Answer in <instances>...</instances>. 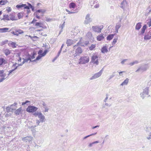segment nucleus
Returning <instances> with one entry per match:
<instances>
[{"instance_id": "nucleus-31", "label": "nucleus", "mask_w": 151, "mask_h": 151, "mask_svg": "<svg viewBox=\"0 0 151 151\" xmlns=\"http://www.w3.org/2000/svg\"><path fill=\"white\" fill-rule=\"evenodd\" d=\"M115 34H111L108 35L106 37L107 40H111L114 37Z\"/></svg>"}, {"instance_id": "nucleus-43", "label": "nucleus", "mask_w": 151, "mask_h": 151, "mask_svg": "<svg viewBox=\"0 0 151 151\" xmlns=\"http://www.w3.org/2000/svg\"><path fill=\"white\" fill-rule=\"evenodd\" d=\"M82 39V38H81V39L79 41V42L77 44V45H75V46H73V48L74 49H75L76 48V47L78 45H81V46H82L83 45H81V40Z\"/></svg>"}, {"instance_id": "nucleus-28", "label": "nucleus", "mask_w": 151, "mask_h": 151, "mask_svg": "<svg viewBox=\"0 0 151 151\" xmlns=\"http://www.w3.org/2000/svg\"><path fill=\"white\" fill-rule=\"evenodd\" d=\"M129 79L128 78H127L120 85L123 86L127 84Z\"/></svg>"}, {"instance_id": "nucleus-47", "label": "nucleus", "mask_w": 151, "mask_h": 151, "mask_svg": "<svg viewBox=\"0 0 151 151\" xmlns=\"http://www.w3.org/2000/svg\"><path fill=\"white\" fill-rule=\"evenodd\" d=\"M17 16L18 18L20 19L22 17L23 14L22 13H19L18 14Z\"/></svg>"}, {"instance_id": "nucleus-39", "label": "nucleus", "mask_w": 151, "mask_h": 151, "mask_svg": "<svg viewBox=\"0 0 151 151\" xmlns=\"http://www.w3.org/2000/svg\"><path fill=\"white\" fill-rule=\"evenodd\" d=\"M7 2L6 0H1L0 1V5H4Z\"/></svg>"}, {"instance_id": "nucleus-41", "label": "nucleus", "mask_w": 151, "mask_h": 151, "mask_svg": "<svg viewBox=\"0 0 151 151\" xmlns=\"http://www.w3.org/2000/svg\"><path fill=\"white\" fill-rule=\"evenodd\" d=\"M9 18H10V19L12 20H16L13 14H10L9 15Z\"/></svg>"}, {"instance_id": "nucleus-7", "label": "nucleus", "mask_w": 151, "mask_h": 151, "mask_svg": "<svg viewBox=\"0 0 151 151\" xmlns=\"http://www.w3.org/2000/svg\"><path fill=\"white\" fill-rule=\"evenodd\" d=\"M103 27V25L93 26L92 27V30L95 32L100 33Z\"/></svg>"}, {"instance_id": "nucleus-20", "label": "nucleus", "mask_w": 151, "mask_h": 151, "mask_svg": "<svg viewBox=\"0 0 151 151\" xmlns=\"http://www.w3.org/2000/svg\"><path fill=\"white\" fill-rule=\"evenodd\" d=\"M121 25L120 23H117L115 27V32L116 33H118V30L121 27Z\"/></svg>"}, {"instance_id": "nucleus-38", "label": "nucleus", "mask_w": 151, "mask_h": 151, "mask_svg": "<svg viewBox=\"0 0 151 151\" xmlns=\"http://www.w3.org/2000/svg\"><path fill=\"white\" fill-rule=\"evenodd\" d=\"M17 63H15L13 64L12 66V69L14 71L16 70L17 68Z\"/></svg>"}, {"instance_id": "nucleus-10", "label": "nucleus", "mask_w": 151, "mask_h": 151, "mask_svg": "<svg viewBox=\"0 0 151 151\" xmlns=\"http://www.w3.org/2000/svg\"><path fill=\"white\" fill-rule=\"evenodd\" d=\"M97 0H89V4L91 7V8L92 9L95 8L98 9L99 7V4H96L94 6V7H93V5L95 4L96 3L98 2L97 1Z\"/></svg>"}, {"instance_id": "nucleus-6", "label": "nucleus", "mask_w": 151, "mask_h": 151, "mask_svg": "<svg viewBox=\"0 0 151 151\" xmlns=\"http://www.w3.org/2000/svg\"><path fill=\"white\" fill-rule=\"evenodd\" d=\"M149 68V66L148 64H145L142 65L138 68L136 72H140L142 73L146 71Z\"/></svg>"}, {"instance_id": "nucleus-9", "label": "nucleus", "mask_w": 151, "mask_h": 151, "mask_svg": "<svg viewBox=\"0 0 151 151\" xmlns=\"http://www.w3.org/2000/svg\"><path fill=\"white\" fill-rule=\"evenodd\" d=\"M17 103L15 102L13 104L6 107V110L8 112H12L13 110H15L16 108V106L17 105Z\"/></svg>"}, {"instance_id": "nucleus-58", "label": "nucleus", "mask_w": 151, "mask_h": 151, "mask_svg": "<svg viewBox=\"0 0 151 151\" xmlns=\"http://www.w3.org/2000/svg\"><path fill=\"white\" fill-rule=\"evenodd\" d=\"M14 71V70H13L12 69L11 70H9V71H8V72H9V73L8 74V76H9V75H11L12 73Z\"/></svg>"}, {"instance_id": "nucleus-8", "label": "nucleus", "mask_w": 151, "mask_h": 151, "mask_svg": "<svg viewBox=\"0 0 151 151\" xmlns=\"http://www.w3.org/2000/svg\"><path fill=\"white\" fill-rule=\"evenodd\" d=\"M38 108L36 107L29 106L26 109V111L29 113H34L36 112Z\"/></svg>"}, {"instance_id": "nucleus-33", "label": "nucleus", "mask_w": 151, "mask_h": 151, "mask_svg": "<svg viewBox=\"0 0 151 151\" xmlns=\"http://www.w3.org/2000/svg\"><path fill=\"white\" fill-rule=\"evenodd\" d=\"M9 46H11L13 48H15L16 47V43L13 42H10L9 43Z\"/></svg>"}, {"instance_id": "nucleus-42", "label": "nucleus", "mask_w": 151, "mask_h": 151, "mask_svg": "<svg viewBox=\"0 0 151 151\" xmlns=\"http://www.w3.org/2000/svg\"><path fill=\"white\" fill-rule=\"evenodd\" d=\"M9 18V15H4L3 19L6 20H9L10 18Z\"/></svg>"}, {"instance_id": "nucleus-21", "label": "nucleus", "mask_w": 151, "mask_h": 151, "mask_svg": "<svg viewBox=\"0 0 151 151\" xmlns=\"http://www.w3.org/2000/svg\"><path fill=\"white\" fill-rule=\"evenodd\" d=\"M144 39L145 40H148L151 39V32L145 35Z\"/></svg>"}, {"instance_id": "nucleus-52", "label": "nucleus", "mask_w": 151, "mask_h": 151, "mask_svg": "<svg viewBox=\"0 0 151 151\" xmlns=\"http://www.w3.org/2000/svg\"><path fill=\"white\" fill-rule=\"evenodd\" d=\"M128 60V59H125L123 60L121 62V63L122 64H124V63Z\"/></svg>"}, {"instance_id": "nucleus-11", "label": "nucleus", "mask_w": 151, "mask_h": 151, "mask_svg": "<svg viewBox=\"0 0 151 151\" xmlns=\"http://www.w3.org/2000/svg\"><path fill=\"white\" fill-rule=\"evenodd\" d=\"M103 70H100L99 72L95 73L89 79L90 80L95 79L97 78H98L100 77L102 73Z\"/></svg>"}, {"instance_id": "nucleus-29", "label": "nucleus", "mask_w": 151, "mask_h": 151, "mask_svg": "<svg viewBox=\"0 0 151 151\" xmlns=\"http://www.w3.org/2000/svg\"><path fill=\"white\" fill-rule=\"evenodd\" d=\"M147 28L146 25H144L141 29V31L140 35H143L145 32V30Z\"/></svg>"}, {"instance_id": "nucleus-56", "label": "nucleus", "mask_w": 151, "mask_h": 151, "mask_svg": "<svg viewBox=\"0 0 151 151\" xmlns=\"http://www.w3.org/2000/svg\"><path fill=\"white\" fill-rule=\"evenodd\" d=\"M42 50H40L38 52V54H39L38 55L41 56L42 54Z\"/></svg>"}, {"instance_id": "nucleus-15", "label": "nucleus", "mask_w": 151, "mask_h": 151, "mask_svg": "<svg viewBox=\"0 0 151 151\" xmlns=\"http://www.w3.org/2000/svg\"><path fill=\"white\" fill-rule=\"evenodd\" d=\"M120 6L122 9H124L127 8L128 6V5L126 0H123V1L121 3Z\"/></svg>"}, {"instance_id": "nucleus-32", "label": "nucleus", "mask_w": 151, "mask_h": 151, "mask_svg": "<svg viewBox=\"0 0 151 151\" xmlns=\"http://www.w3.org/2000/svg\"><path fill=\"white\" fill-rule=\"evenodd\" d=\"M66 11L68 12V14H71L76 13L78 12V11H76V10H66Z\"/></svg>"}, {"instance_id": "nucleus-57", "label": "nucleus", "mask_w": 151, "mask_h": 151, "mask_svg": "<svg viewBox=\"0 0 151 151\" xmlns=\"http://www.w3.org/2000/svg\"><path fill=\"white\" fill-rule=\"evenodd\" d=\"M43 108H44L45 109V111H44L45 112H47L48 111V109L47 106L44 107Z\"/></svg>"}, {"instance_id": "nucleus-16", "label": "nucleus", "mask_w": 151, "mask_h": 151, "mask_svg": "<svg viewBox=\"0 0 151 151\" xmlns=\"http://www.w3.org/2000/svg\"><path fill=\"white\" fill-rule=\"evenodd\" d=\"M33 139V138L32 137L30 136H27L23 138H22V140L23 141L25 142H29L32 141Z\"/></svg>"}, {"instance_id": "nucleus-22", "label": "nucleus", "mask_w": 151, "mask_h": 151, "mask_svg": "<svg viewBox=\"0 0 151 151\" xmlns=\"http://www.w3.org/2000/svg\"><path fill=\"white\" fill-rule=\"evenodd\" d=\"M6 74L4 73L0 75V77H2L1 78H0V83L3 81L6 78Z\"/></svg>"}, {"instance_id": "nucleus-19", "label": "nucleus", "mask_w": 151, "mask_h": 151, "mask_svg": "<svg viewBox=\"0 0 151 151\" xmlns=\"http://www.w3.org/2000/svg\"><path fill=\"white\" fill-rule=\"evenodd\" d=\"M48 52V51L47 50H45L44 52H43V53H42V55L41 56H40V55H38L36 58V59L33 60V61H36V60H39V59H40L42 57H43V56H44L45 55H46V53H47V52Z\"/></svg>"}, {"instance_id": "nucleus-45", "label": "nucleus", "mask_w": 151, "mask_h": 151, "mask_svg": "<svg viewBox=\"0 0 151 151\" xmlns=\"http://www.w3.org/2000/svg\"><path fill=\"white\" fill-rule=\"evenodd\" d=\"M117 39H118L117 38H114V39L113 41L112 42V44L113 45H114L115 44L116 42H117Z\"/></svg>"}, {"instance_id": "nucleus-34", "label": "nucleus", "mask_w": 151, "mask_h": 151, "mask_svg": "<svg viewBox=\"0 0 151 151\" xmlns=\"http://www.w3.org/2000/svg\"><path fill=\"white\" fill-rule=\"evenodd\" d=\"M4 53L7 56L10 54L11 52L8 49H6L4 50Z\"/></svg>"}, {"instance_id": "nucleus-54", "label": "nucleus", "mask_w": 151, "mask_h": 151, "mask_svg": "<svg viewBox=\"0 0 151 151\" xmlns=\"http://www.w3.org/2000/svg\"><path fill=\"white\" fill-rule=\"evenodd\" d=\"M114 76H115V75L114 74H112L111 75L109 76V78L108 80H110L113 77H114Z\"/></svg>"}, {"instance_id": "nucleus-62", "label": "nucleus", "mask_w": 151, "mask_h": 151, "mask_svg": "<svg viewBox=\"0 0 151 151\" xmlns=\"http://www.w3.org/2000/svg\"><path fill=\"white\" fill-rule=\"evenodd\" d=\"M105 105L106 106H108V107H110V106H111V104H108V103H106L105 104Z\"/></svg>"}, {"instance_id": "nucleus-26", "label": "nucleus", "mask_w": 151, "mask_h": 151, "mask_svg": "<svg viewBox=\"0 0 151 151\" xmlns=\"http://www.w3.org/2000/svg\"><path fill=\"white\" fill-rule=\"evenodd\" d=\"M86 37L88 39H91L92 37V34L90 32H88L86 35Z\"/></svg>"}, {"instance_id": "nucleus-40", "label": "nucleus", "mask_w": 151, "mask_h": 151, "mask_svg": "<svg viewBox=\"0 0 151 151\" xmlns=\"http://www.w3.org/2000/svg\"><path fill=\"white\" fill-rule=\"evenodd\" d=\"M79 32V31L78 30V29L74 30V33H73V35H75L76 36V38H77V35L78 34V33Z\"/></svg>"}, {"instance_id": "nucleus-59", "label": "nucleus", "mask_w": 151, "mask_h": 151, "mask_svg": "<svg viewBox=\"0 0 151 151\" xmlns=\"http://www.w3.org/2000/svg\"><path fill=\"white\" fill-rule=\"evenodd\" d=\"M106 98H105V99H104V102H106L107 100V99H108V94H106Z\"/></svg>"}, {"instance_id": "nucleus-60", "label": "nucleus", "mask_w": 151, "mask_h": 151, "mask_svg": "<svg viewBox=\"0 0 151 151\" xmlns=\"http://www.w3.org/2000/svg\"><path fill=\"white\" fill-rule=\"evenodd\" d=\"M36 126H37L36 125L32 126H29V128L32 129H33L36 127Z\"/></svg>"}, {"instance_id": "nucleus-3", "label": "nucleus", "mask_w": 151, "mask_h": 151, "mask_svg": "<svg viewBox=\"0 0 151 151\" xmlns=\"http://www.w3.org/2000/svg\"><path fill=\"white\" fill-rule=\"evenodd\" d=\"M33 115L35 117L37 116L42 123L45 122V116L40 111H37L34 113Z\"/></svg>"}, {"instance_id": "nucleus-2", "label": "nucleus", "mask_w": 151, "mask_h": 151, "mask_svg": "<svg viewBox=\"0 0 151 151\" xmlns=\"http://www.w3.org/2000/svg\"><path fill=\"white\" fill-rule=\"evenodd\" d=\"M27 5L26 4H18L16 6L17 8L18 9H20L22 7H23L24 9H34L35 7L32 6L31 4L29 3H27Z\"/></svg>"}, {"instance_id": "nucleus-12", "label": "nucleus", "mask_w": 151, "mask_h": 151, "mask_svg": "<svg viewBox=\"0 0 151 151\" xmlns=\"http://www.w3.org/2000/svg\"><path fill=\"white\" fill-rule=\"evenodd\" d=\"M79 39L80 37H78V38H75L73 40L70 39H68L66 42V43L67 45V46H70L75 43L76 41L78 40V39Z\"/></svg>"}, {"instance_id": "nucleus-17", "label": "nucleus", "mask_w": 151, "mask_h": 151, "mask_svg": "<svg viewBox=\"0 0 151 151\" xmlns=\"http://www.w3.org/2000/svg\"><path fill=\"white\" fill-rule=\"evenodd\" d=\"M75 53L74 54L75 56L79 55L81 54L82 53L83 51L81 48L80 47L77 48L75 51Z\"/></svg>"}, {"instance_id": "nucleus-50", "label": "nucleus", "mask_w": 151, "mask_h": 151, "mask_svg": "<svg viewBox=\"0 0 151 151\" xmlns=\"http://www.w3.org/2000/svg\"><path fill=\"white\" fill-rule=\"evenodd\" d=\"M97 133H93V134H90L89 135H88L87 136H86V137H85L84 138V139H86V138H88V137L90 136H92V135H95Z\"/></svg>"}, {"instance_id": "nucleus-49", "label": "nucleus", "mask_w": 151, "mask_h": 151, "mask_svg": "<svg viewBox=\"0 0 151 151\" xmlns=\"http://www.w3.org/2000/svg\"><path fill=\"white\" fill-rule=\"evenodd\" d=\"M36 122L37 125L38 126L39 125L40 123L41 122V121L39 119H37L36 120Z\"/></svg>"}, {"instance_id": "nucleus-44", "label": "nucleus", "mask_w": 151, "mask_h": 151, "mask_svg": "<svg viewBox=\"0 0 151 151\" xmlns=\"http://www.w3.org/2000/svg\"><path fill=\"white\" fill-rule=\"evenodd\" d=\"M147 24L148 25L149 27L151 26V18L150 19L148 20Z\"/></svg>"}, {"instance_id": "nucleus-36", "label": "nucleus", "mask_w": 151, "mask_h": 151, "mask_svg": "<svg viewBox=\"0 0 151 151\" xmlns=\"http://www.w3.org/2000/svg\"><path fill=\"white\" fill-rule=\"evenodd\" d=\"M75 4L73 2H71L69 5V6L70 9L75 8Z\"/></svg>"}, {"instance_id": "nucleus-37", "label": "nucleus", "mask_w": 151, "mask_h": 151, "mask_svg": "<svg viewBox=\"0 0 151 151\" xmlns=\"http://www.w3.org/2000/svg\"><path fill=\"white\" fill-rule=\"evenodd\" d=\"M141 23H138L136 26L135 29L137 30H139L141 28Z\"/></svg>"}, {"instance_id": "nucleus-53", "label": "nucleus", "mask_w": 151, "mask_h": 151, "mask_svg": "<svg viewBox=\"0 0 151 151\" xmlns=\"http://www.w3.org/2000/svg\"><path fill=\"white\" fill-rule=\"evenodd\" d=\"M42 24L41 23H39V22H36L35 24V26H38L40 27H41V25Z\"/></svg>"}, {"instance_id": "nucleus-24", "label": "nucleus", "mask_w": 151, "mask_h": 151, "mask_svg": "<svg viewBox=\"0 0 151 151\" xmlns=\"http://www.w3.org/2000/svg\"><path fill=\"white\" fill-rule=\"evenodd\" d=\"M7 61L3 58H0V65L7 63Z\"/></svg>"}, {"instance_id": "nucleus-14", "label": "nucleus", "mask_w": 151, "mask_h": 151, "mask_svg": "<svg viewBox=\"0 0 151 151\" xmlns=\"http://www.w3.org/2000/svg\"><path fill=\"white\" fill-rule=\"evenodd\" d=\"M43 10H37L36 12L34 13V15L36 16V17L40 19V16H43L44 11H42Z\"/></svg>"}, {"instance_id": "nucleus-18", "label": "nucleus", "mask_w": 151, "mask_h": 151, "mask_svg": "<svg viewBox=\"0 0 151 151\" xmlns=\"http://www.w3.org/2000/svg\"><path fill=\"white\" fill-rule=\"evenodd\" d=\"M91 18L90 17V14H87L86 17L85 19L84 22V24H88L91 22Z\"/></svg>"}, {"instance_id": "nucleus-48", "label": "nucleus", "mask_w": 151, "mask_h": 151, "mask_svg": "<svg viewBox=\"0 0 151 151\" xmlns=\"http://www.w3.org/2000/svg\"><path fill=\"white\" fill-rule=\"evenodd\" d=\"M95 47V45H91L89 47V49L91 50H92Z\"/></svg>"}, {"instance_id": "nucleus-63", "label": "nucleus", "mask_w": 151, "mask_h": 151, "mask_svg": "<svg viewBox=\"0 0 151 151\" xmlns=\"http://www.w3.org/2000/svg\"><path fill=\"white\" fill-rule=\"evenodd\" d=\"M94 144L93 142H92L91 143H90L88 145V147H92L93 146V145Z\"/></svg>"}, {"instance_id": "nucleus-35", "label": "nucleus", "mask_w": 151, "mask_h": 151, "mask_svg": "<svg viewBox=\"0 0 151 151\" xmlns=\"http://www.w3.org/2000/svg\"><path fill=\"white\" fill-rule=\"evenodd\" d=\"M139 63V62L138 60H136L130 63L129 64H128V65H129L131 66H132L135 64H137L138 63Z\"/></svg>"}, {"instance_id": "nucleus-30", "label": "nucleus", "mask_w": 151, "mask_h": 151, "mask_svg": "<svg viewBox=\"0 0 151 151\" xmlns=\"http://www.w3.org/2000/svg\"><path fill=\"white\" fill-rule=\"evenodd\" d=\"M22 109L21 107L17 109L15 111V113L16 115H19L21 112Z\"/></svg>"}, {"instance_id": "nucleus-51", "label": "nucleus", "mask_w": 151, "mask_h": 151, "mask_svg": "<svg viewBox=\"0 0 151 151\" xmlns=\"http://www.w3.org/2000/svg\"><path fill=\"white\" fill-rule=\"evenodd\" d=\"M65 23V22H64L63 23V24L61 26H60V27L61 28V30L60 31V32L59 34H60L61 33V32L62 31V29L63 28L64 26V24Z\"/></svg>"}, {"instance_id": "nucleus-55", "label": "nucleus", "mask_w": 151, "mask_h": 151, "mask_svg": "<svg viewBox=\"0 0 151 151\" xmlns=\"http://www.w3.org/2000/svg\"><path fill=\"white\" fill-rule=\"evenodd\" d=\"M30 101H26L25 102H23L22 103V105H24L25 104H27V103L29 102Z\"/></svg>"}, {"instance_id": "nucleus-25", "label": "nucleus", "mask_w": 151, "mask_h": 151, "mask_svg": "<svg viewBox=\"0 0 151 151\" xmlns=\"http://www.w3.org/2000/svg\"><path fill=\"white\" fill-rule=\"evenodd\" d=\"M9 29L8 28H0V32H8Z\"/></svg>"}, {"instance_id": "nucleus-64", "label": "nucleus", "mask_w": 151, "mask_h": 151, "mask_svg": "<svg viewBox=\"0 0 151 151\" xmlns=\"http://www.w3.org/2000/svg\"><path fill=\"white\" fill-rule=\"evenodd\" d=\"M147 139L148 140L151 141V135H149L148 137H147Z\"/></svg>"}, {"instance_id": "nucleus-23", "label": "nucleus", "mask_w": 151, "mask_h": 151, "mask_svg": "<svg viewBox=\"0 0 151 151\" xmlns=\"http://www.w3.org/2000/svg\"><path fill=\"white\" fill-rule=\"evenodd\" d=\"M107 47L106 46L103 47L101 49V52L103 53H107L108 51Z\"/></svg>"}, {"instance_id": "nucleus-4", "label": "nucleus", "mask_w": 151, "mask_h": 151, "mask_svg": "<svg viewBox=\"0 0 151 151\" xmlns=\"http://www.w3.org/2000/svg\"><path fill=\"white\" fill-rule=\"evenodd\" d=\"M89 61V58L88 56L81 57L79 60L78 63L81 64H84L88 63Z\"/></svg>"}, {"instance_id": "nucleus-46", "label": "nucleus", "mask_w": 151, "mask_h": 151, "mask_svg": "<svg viewBox=\"0 0 151 151\" xmlns=\"http://www.w3.org/2000/svg\"><path fill=\"white\" fill-rule=\"evenodd\" d=\"M26 36H28L29 37H30L31 39H32L33 40H34L33 39V38H34L35 39H37L38 38V37H37V36H33V37H32L31 36H30V35H26Z\"/></svg>"}, {"instance_id": "nucleus-5", "label": "nucleus", "mask_w": 151, "mask_h": 151, "mask_svg": "<svg viewBox=\"0 0 151 151\" xmlns=\"http://www.w3.org/2000/svg\"><path fill=\"white\" fill-rule=\"evenodd\" d=\"M99 59L96 53L93 54L91 57V62L96 65L99 64Z\"/></svg>"}, {"instance_id": "nucleus-1", "label": "nucleus", "mask_w": 151, "mask_h": 151, "mask_svg": "<svg viewBox=\"0 0 151 151\" xmlns=\"http://www.w3.org/2000/svg\"><path fill=\"white\" fill-rule=\"evenodd\" d=\"M35 54L34 53H33L32 54V55L28 54L27 55V57L26 58H23V62L22 63L18 64L17 63V68L19 66H22L25 63H27L29 60V63L30 62H33V60H32L35 58Z\"/></svg>"}, {"instance_id": "nucleus-13", "label": "nucleus", "mask_w": 151, "mask_h": 151, "mask_svg": "<svg viewBox=\"0 0 151 151\" xmlns=\"http://www.w3.org/2000/svg\"><path fill=\"white\" fill-rule=\"evenodd\" d=\"M149 90V87H147L143 90V92L141 93V96L143 99L148 94Z\"/></svg>"}, {"instance_id": "nucleus-61", "label": "nucleus", "mask_w": 151, "mask_h": 151, "mask_svg": "<svg viewBox=\"0 0 151 151\" xmlns=\"http://www.w3.org/2000/svg\"><path fill=\"white\" fill-rule=\"evenodd\" d=\"M42 4H40V3H37V6H36V9H38L39 8V7H38V6H40V5H42Z\"/></svg>"}, {"instance_id": "nucleus-27", "label": "nucleus", "mask_w": 151, "mask_h": 151, "mask_svg": "<svg viewBox=\"0 0 151 151\" xmlns=\"http://www.w3.org/2000/svg\"><path fill=\"white\" fill-rule=\"evenodd\" d=\"M104 38V37L103 36V35L102 34L97 37V40L99 41L103 40Z\"/></svg>"}]
</instances>
